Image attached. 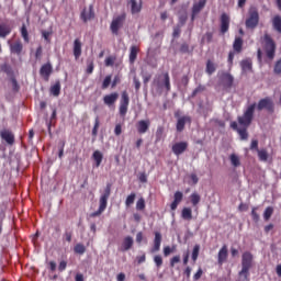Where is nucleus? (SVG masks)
<instances>
[{"instance_id": "obj_1", "label": "nucleus", "mask_w": 281, "mask_h": 281, "mask_svg": "<svg viewBox=\"0 0 281 281\" xmlns=\"http://www.w3.org/2000/svg\"><path fill=\"white\" fill-rule=\"evenodd\" d=\"M255 113H256V103H251L244 111L243 115L237 117L238 123L236 121H233L231 123V128H233V131H236V133H238L241 142H246V139H249V132H247V130L249 128V126H251V122H254ZM238 124L241 127H238Z\"/></svg>"}, {"instance_id": "obj_2", "label": "nucleus", "mask_w": 281, "mask_h": 281, "mask_svg": "<svg viewBox=\"0 0 281 281\" xmlns=\"http://www.w3.org/2000/svg\"><path fill=\"white\" fill-rule=\"evenodd\" d=\"M251 267H254V255L250 251H245L241 255V270L238 274L249 281V271Z\"/></svg>"}, {"instance_id": "obj_3", "label": "nucleus", "mask_w": 281, "mask_h": 281, "mask_svg": "<svg viewBox=\"0 0 281 281\" xmlns=\"http://www.w3.org/2000/svg\"><path fill=\"white\" fill-rule=\"evenodd\" d=\"M260 23V13L256 7H250L248 10V18L246 19L245 25L247 30H256Z\"/></svg>"}, {"instance_id": "obj_4", "label": "nucleus", "mask_w": 281, "mask_h": 281, "mask_svg": "<svg viewBox=\"0 0 281 281\" xmlns=\"http://www.w3.org/2000/svg\"><path fill=\"white\" fill-rule=\"evenodd\" d=\"M154 85L157 87L158 91H166V93H170L172 89L170 85V74L168 71L162 72L158 79H154Z\"/></svg>"}, {"instance_id": "obj_5", "label": "nucleus", "mask_w": 281, "mask_h": 281, "mask_svg": "<svg viewBox=\"0 0 281 281\" xmlns=\"http://www.w3.org/2000/svg\"><path fill=\"white\" fill-rule=\"evenodd\" d=\"M263 43H265V52H266L267 58H269V60H273V58H276V49H277L276 42L273 41L271 35L266 33L263 35Z\"/></svg>"}, {"instance_id": "obj_6", "label": "nucleus", "mask_w": 281, "mask_h": 281, "mask_svg": "<svg viewBox=\"0 0 281 281\" xmlns=\"http://www.w3.org/2000/svg\"><path fill=\"white\" fill-rule=\"evenodd\" d=\"M268 111V113H274L276 112V103H273V99L270 97H266L263 99H260L257 104V111Z\"/></svg>"}, {"instance_id": "obj_7", "label": "nucleus", "mask_w": 281, "mask_h": 281, "mask_svg": "<svg viewBox=\"0 0 281 281\" xmlns=\"http://www.w3.org/2000/svg\"><path fill=\"white\" fill-rule=\"evenodd\" d=\"M128 104H131V98L128 97V92L124 90L121 93V100L119 105V113L121 117H126V114L128 113Z\"/></svg>"}, {"instance_id": "obj_8", "label": "nucleus", "mask_w": 281, "mask_h": 281, "mask_svg": "<svg viewBox=\"0 0 281 281\" xmlns=\"http://www.w3.org/2000/svg\"><path fill=\"white\" fill-rule=\"evenodd\" d=\"M125 21H126V13H122L121 15H117L116 18H114L110 25V30L112 34H115V36H117V34H120L121 27L124 26Z\"/></svg>"}, {"instance_id": "obj_9", "label": "nucleus", "mask_w": 281, "mask_h": 281, "mask_svg": "<svg viewBox=\"0 0 281 281\" xmlns=\"http://www.w3.org/2000/svg\"><path fill=\"white\" fill-rule=\"evenodd\" d=\"M111 188H112V184L108 183L103 194L100 196V200H99V210H102L103 212L104 210H106V205L109 203V196H111Z\"/></svg>"}, {"instance_id": "obj_10", "label": "nucleus", "mask_w": 281, "mask_h": 281, "mask_svg": "<svg viewBox=\"0 0 281 281\" xmlns=\"http://www.w3.org/2000/svg\"><path fill=\"white\" fill-rule=\"evenodd\" d=\"M188 142H178L172 145L171 150L176 157H179L188 150Z\"/></svg>"}, {"instance_id": "obj_11", "label": "nucleus", "mask_w": 281, "mask_h": 281, "mask_svg": "<svg viewBox=\"0 0 281 281\" xmlns=\"http://www.w3.org/2000/svg\"><path fill=\"white\" fill-rule=\"evenodd\" d=\"M220 32L221 34H227L229 32L231 18L227 13H222L220 18Z\"/></svg>"}, {"instance_id": "obj_12", "label": "nucleus", "mask_w": 281, "mask_h": 281, "mask_svg": "<svg viewBox=\"0 0 281 281\" xmlns=\"http://www.w3.org/2000/svg\"><path fill=\"white\" fill-rule=\"evenodd\" d=\"M222 87L224 91H229L234 87V76L228 72L222 75Z\"/></svg>"}, {"instance_id": "obj_13", "label": "nucleus", "mask_w": 281, "mask_h": 281, "mask_svg": "<svg viewBox=\"0 0 281 281\" xmlns=\"http://www.w3.org/2000/svg\"><path fill=\"white\" fill-rule=\"evenodd\" d=\"M54 74V67L52 66V63H46L42 65L40 69V76L46 80V82L49 80V76Z\"/></svg>"}, {"instance_id": "obj_14", "label": "nucleus", "mask_w": 281, "mask_h": 281, "mask_svg": "<svg viewBox=\"0 0 281 281\" xmlns=\"http://www.w3.org/2000/svg\"><path fill=\"white\" fill-rule=\"evenodd\" d=\"M137 133L144 135L150 128V120H140L136 124Z\"/></svg>"}, {"instance_id": "obj_15", "label": "nucleus", "mask_w": 281, "mask_h": 281, "mask_svg": "<svg viewBox=\"0 0 281 281\" xmlns=\"http://www.w3.org/2000/svg\"><path fill=\"white\" fill-rule=\"evenodd\" d=\"M186 124H192V119L190 116H181L178 119L176 128L178 133H182V131L186 128Z\"/></svg>"}, {"instance_id": "obj_16", "label": "nucleus", "mask_w": 281, "mask_h": 281, "mask_svg": "<svg viewBox=\"0 0 281 281\" xmlns=\"http://www.w3.org/2000/svg\"><path fill=\"white\" fill-rule=\"evenodd\" d=\"M117 98H120V94L117 92L105 94L103 97V103L105 104V106H113V104L117 102Z\"/></svg>"}, {"instance_id": "obj_17", "label": "nucleus", "mask_w": 281, "mask_h": 281, "mask_svg": "<svg viewBox=\"0 0 281 281\" xmlns=\"http://www.w3.org/2000/svg\"><path fill=\"white\" fill-rule=\"evenodd\" d=\"M80 16L83 23H87V21H91V19H95V13L93 12L92 4L89 5L88 10L83 9Z\"/></svg>"}, {"instance_id": "obj_18", "label": "nucleus", "mask_w": 281, "mask_h": 281, "mask_svg": "<svg viewBox=\"0 0 281 281\" xmlns=\"http://www.w3.org/2000/svg\"><path fill=\"white\" fill-rule=\"evenodd\" d=\"M205 3H207L206 0H200L199 2L194 3L192 7V15H191V21H194L196 14L205 8Z\"/></svg>"}, {"instance_id": "obj_19", "label": "nucleus", "mask_w": 281, "mask_h": 281, "mask_svg": "<svg viewBox=\"0 0 281 281\" xmlns=\"http://www.w3.org/2000/svg\"><path fill=\"white\" fill-rule=\"evenodd\" d=\"M227 256H229V252L227 250V245H224L220 249L218 255H217L218 265H223V263L227 262Z\"/></svg>"}, {"instance_id": "obj_20", "label": "nucleus", "mask_w": 281, "mask_h": 281, "mask_svg": "<svg viewBox=\"0 0 281 281\" xmlns=\"http://www.w3.org/2000/svg\"><path fill=\"white\" fill-rule=\"evenodd\" d=\"M72 52L76 60L82 56V42H80V38L74 41Z\"/></svg>"}, {"instance_id": "obj_21", "label": "nucleus", "mask_w": 281, "mask_h": 281, "mask_svg": "<svg viewBox=\"0 0 281 281\" xmlns=\"http://www.w3.org/2000/svg\"><path fill=\"white\" fill-rule=\"evenodd\" d=\"M12 34V25L8 23H0V38H5Z\"/></svg>"}, {"instance_id": "obj_22", "label": "nucleus", "mask_w": 281, "mask_h": 281, "mask_svg": "<svg viewBox=\"0 0 281 281\" xmlns=\"http://www.w3.org/2000/svg\"><path fill=\"white\" fill-rule=\"evenodd\" d=\"M161 249V233L156 232L155 233V238H154V246L150 250L151 254H157Z\"/></svg>"}, {"instance_id": "obj_23", "label": "nucleus", "mask_w": 281, "mask_h": 281, "mask_svg": "<svg viewBox=\"0 0 281 281\" xmlns=\"http://www.w3.org/2000/svg\"><path fill=\"white\" fill-rule=\"evenodd\" d=\"M0 136L10 146H12V144H14V134H12V132H10L8 130H3V131L0 132Z\"/></svg>"}, {"instance_id": "obj_24", "label": "nucleus", "mask_w": 281, "mask_h": 281, "mask_svg": "<svg viewBox=\"0 0 281 281\" xmlns=\"http://www.w3.org/2000/svg\"><path fill=\"white\" fill-rule=\"evenodd\" d=\"M183 201V193L181 191H177L173 194V202L170 204V207L172 211L177 210L179 207V203Z\"/></svg>"}, {"instance_id": "obj_25", "label": "nucleus", "mask_w": 281, "mask_h": 281, "mask_svg": "<svg viewBox=\"0 0 281 281\" xmlns=\"http://www.w3.org/2000/svg\"><path fill=\"white\" fill-rule=\"evenodd\" d=\"M11 54H16L18 56H21V52H23V43L15 42L10 45Z\"/></svg>"}, {"instance_id": "obj_26", "label": "nucleus", "mask_w": 281, "mask_h": 281, "mask_svg": "<svg viewBox=\"0 0 281 281\" xmlns=\"http://www.w3.org/2000/svg\"><path fill=\"white\" fill-rule=\"evenodd\" d=\"M92 159L95 161L97 168H100L102 165V159H104V156L102 155V151L94 150L92 154Z\"/></svg>"}, {"instance_id": "obj_27", "label": "nucleus", "mask_w": 281, "mask_h": 281, "mask_svg": "<svg viewBox=\"0 0 281 281\" xmlns=\"http://www.w3.org/2000/svg\"><path fill=\"white\" fill-rule=\"evenodd\" d=\"M233 49L236 54H240V52H243V37H235Z\"/></svg>"}, {"instance_id": "obj_28", "label": "nucleus", "mask_w": 281, "mask_h": 281, "mask_svg": "<svg viewBox=\"0 0 281 281\" xmlns=\"http://www.w3.org/2000/svg\"><path fill=\"white\" fill-rule=\"evenodd\" d=\"M132 14H139L142 12V3H137V0H130Z\"/></svg>"}, {"instance_id": "obj_29", "label": "nucleus", "mask_w": 281, "mask_h": 281, "mask_svg": "<svg viewBox=\"0 0 281 281\" xmlns=\"http://www.w3.org/2000/svg\"><path fill=\"white\" fill-rule=\"evenodd\" d=\"M259 161L267 162L269 161V151L267 148H261L257 151Z\"/></svg>"}, {"instance_id": "obj_30", "label": "nucleus", "mask_w": 281, "mask_h": 281, "mask_svg": "<svg viewBox=\"0 0 281 281\" xmlns=\"http://www.w3.org/2000/svg\"><path fill=\"white\" fill-rule=\"evenodd\" d=\"M137 54H139V47L131 46L130 48V63L133 65L137 60Z\"/></svg>"}, {"instance_id": "obj_31", "label": "nucleus", "mask_w": 281, "mask_h": 281, "mask_svg": "<svg viewBox=\"0 0 281 281\" xmlns=\"http://www.w3.org/2000/svg\"><path fill=\"white\" fill-rule=\"evenodd\" d=\"M240 67L244 74H247V71H251L252 69V63L251 59H244L240 61Z\"/></svg>"}, {"instance_id": "obj_32", "label": "nucleus", "mask_w": 281, "mask_h": 281, "mask_svg": "<svg viewBox=\"0 0 281 281\" xmlns=\"http://www.w3.org/2000/svg\"><path fill=\"white\" fill-rule=\"evenodd\" d=\"M122 251H128L133 247V237L127 236L124 238L123 244H122Z\"/></svg>"}, {"instance_id": "obj_33", "label": "nucleus", "mask_w": 281, "mask_h": 281, "mask_svg": "<svg viewBox=\"0 0 281 281\" xmlns=\"http://www.w3.org/2000/svg\"><path fill=\"white\" fill-rule=\"evenodd\" d=\"M50 95H54L55 98H58L60 95V81H56L55 85L50 87Z\"/></svg>"}, {"instance_id": "obj_34", "label": "nucleus", "mask_w": 281, "mask_h": 281, "mask_svg": "<svg viewBox=\"0 0 281 281\" xmlns=\"http://www.w3.org/2000/svg\"><path fill=\"white\" fill-rule=\"evenodd\" d=\"M181 216L184 221H192V209L183 207L181 212Z\"/></svg>"}, {"instance_id": "obj_35", "label": "nucleus", "mask_w": 281, "mask_h": 281, "mask_svg": "<svg viewBox=\"0 0 281 281\" xmlns=\"http://www.w3.org/2000/svg\"><path fill=\"white\" fill-rule=\"evenodd\" d=\"M272 25H273V29L279 32V34H281V16L280 15H276L273 19H272Z\"/></svg>"}, {"instance_id": "obj_36", "label": "nucleus", "mask_w": 281, "mask_h": 281, "mask_svg": "<svg viewBox=\"0 0 281 281\" xmlns=\"http://www.w3.org/2000/svg\"><path fill=\"white\" fill-rule=\"evenodd\" d=\"M190 201H191V204L193 205V207H196V205H199V203H201V195L196 192H193L190 195Z\"/></svg>"}, {"instance_id": "obj_37", "label": "nucleus", "mask_w": 281, "mask_h": 281, "mask_svg": "<svg viewBox=\"0 0 281 281\" xmlns=\"http://www.w3.org/2000/svg\"><path fill=\"white\" fill-rule=\"evenodd\" d=\"M200 251H201V245L195 244L193 247V250H192V255H191L193 262H196V260H199Z\"/></svg>"}, {"instance_id": "obj_38", "label": "nucleus", "mask_w": 281, "mask_h": 281, "mask_svg": "<svg viewBox=\"0 0 281 281\" xmlns=\"http://www.w3.org/2000/svg\"><path fill=\"white\" fill-rule=\"evenodd\" d=\"M21 36L25 43H30V33H27V26L25 24L21 27Z\"/></svg>"}, {"instance_id": "obj_39", "label": "nucleus", "mask_w": 281, "mask_h": 281, "mask_svg": "<svg viewBox=\"0 0 281 281\" xmlns=\"http://www.w3.org/2000/svg\"><path fill=\"white\" fill-rule=\"evenodd\" d=\"M164 139V126H158L156 131V144H159V142Z\"/></svg>"}, {"instance_id": "obj_40", "label": "nucleus", "mask_w": 281, "mask_h": 281, "mask_svg": "<svg viewBox=\"0 0 281 281\" xmlns=\"http://www.w3.org/2000/svg\"><path fill=\"white\" fill-rule=\"evenodd\" d=\"M214 71H216V66L214 65V63H212V60H207L206 74H209V76H212V74H214Z\"/></svg>"}, {"instance_id": "obj_41", "label": "nucleus", "mask_w": 281, "mask_h": 281, "mask_svg": "<svg viewBox=\"0 0 281 281\" xmlns=\"http://www.w3.org/2000/svg\"><path fill=\"white\" fill-rule=\"evenodd\" d=\"M229 159H231V164H232V166H234V168H238V166H240V158H238V156L236 154H232Z\"/></svg>"}, {"instance_id": "obj_42", "label": "nucleus", "mask_w": 281, "mask_h": 281, "mask_svg": "<svg viewBox=\"0 0 281 281\" xmlns=\"http://www.w3.org/2000/svg\"><path fill=\"white\" fill-rule=\"evenodd\" d=\"M250 215L254 223H258L260 221V214H258V206L252 207Z\"/></svg>"}, {"instance_id": "obj_43", "label": "nucleus", "mask_w": 281, "mask_h": 281, "mask_svg": "<svg viewBox=\"0 0 281 281\" xmlns=\"http://www.w3.org/2000/svg\"><path fill=\"white\" fill-rule=\"evenodd\" d=\"M136 210H138V212L146 210V200H144V198L137 200Z\"/></svg>"}, {"instance_id": "obj_44", "label": "nucleus", "mask_w": 281, "mask_h": 281, "mask_svg": "<svg viewBox=\"0 0 281 281\" xmlns=\"http://www.w3.org/2000/svg\"><path fill=\"white\" fill-rule=\"evenodd\" d=\"M136 196H137V194H135V193H131L130 195H127V198L125 200L126 207H131V205H133V203H135Z\"/></svg>"}, {"instance_id": "obj_45", "label": "nucleus", "mask_w": 281, "mask_h": 281, "mask_svg": "<svg viewBox=\"0 0 281 281\" xmlns=\"http://www.w3.org/2000/svg\"><path fill=\"white\" fill-rule=\"evenodd\" d=\"M11 85H12V91H14V93H19L21 86H19V81H16L15 77H11Z\"/></svg>"}, {"instance_id": "obj_46", "label": "nucleus", "mask_w": 281, "mask_h": 281, "mask_svg": "<svg viewBox=\"0 0 281 281\" xmlns=\"http://www.w3.org/2000/svg\"><path fill=\"white\" fill-rule=\"evenodd\" d=\"M203 91H205V86L203 85H199L191 93V98H196V95H199V93H203Z\"/></svg>"}, {"instance_id": "obj_47", "label": "nucleus", "mask_w": 281, "mask_h": 281, "mask_svg": "<svg viewBox=\"0 0 281 281\" xmlns=\"http://www.w3.org/2000/svg\"><path fill=\"white\" fill-rule=\"evenodd\" d=\"M273 216V206H268L263 212V218L265 221H269Z\"/></svg>"}, {"instance_id": "obj_48", "label": "nucleus", "mask_w": 281, "mask_h": 281, "mask_svg": "<svg viewBox=\"0 0 281 281\" xmlns=\"http://www.w3.org/2000/svg\"><path fill=\"white\" fill-rule=\"evenodd\" d=\"M74 251H75V254H79L80 256H82V254H85V251H87V248L82 244H77L74 248Z\"/></svg>"}, {"instance_id": "obj_49", "label": "nucleus", "mask_w": 281, "mask_h": 281, "mask_svg": "<svg viewBox=\"0 0 281 281\" xmlns=\"http://www.w3.org/2000/svg\"><path fill=\"white\" fill-rule=\"evenodd\" d=\"M95 68V65L93 64V59H88L87 60V69L86 72L91 75L93 74V69Z\"/></svg>"}, {"instance_id": "obj_50", "label": "nucleus", "mask_w": 281, "mask_h": 281, "mask_svg": "<svg viewBox=\"0 0 281 281\" xmlns=\"http://www.w3.org/2000/svg\"><path fill=\"white\" fill-rule=\"evenodd\" d=\"M98 128H100V117L99 116H97L94 120V126L92 128L93 137H98Z\"/></svg>"}, {"instance_id": "obj_51", "label": "nucleus", "mask_w": 281, "mask_h": 281, "mask_svg": "<svg viewBox=\"0 0 281 281\" xmlns=\"http://www.w3.org/2000/svg\"><path fill=\"white\" fill-rule=\"evenodd\" d=\"M42 36L46 41V43H52V31H42Z\"/></svg>"}, {"instance_id": "obj_52", "label": "nucleus", "mask_w": 281, "mask_h": 281, "mask_svg": "<svg viewBox=\"0 0 281 281\" xmlns=\"http://www.w3.org/2000/svg\"><path fill=\"white\" fill-rule=\"evenodd\" d=\"M111 86V75H108L101 86V89H109V87Z\"/></svg>"}, {"instance_id": "obj_53", "label": "nucleus", "mask_w": 281, "mask_h": 281, "mask_svg": "<svg viewBox=\"0 0 281 281\" xmlns=\"http://www.w3.org/2000/svg\"><path fill=\"white\" fill-rule=\"evenodd\" d=\"M1 71H3V74H7L8 76H10V74H12V66L8 65V64H3L0 67Z\"/></svg>"}, {"instance_id": "obj_54", "label": "nucleus", "mask_w": 281, "mask_h": 281, "mask_svg": "<svg viewBox=\"0 0 281 281\" xmlns=\"http://www.w3.org/2000/svg\"><path fill=\"white\" fill-rule=\"evenodd\" d=\"M213 38H214V33L213 32H206L204 34V36L202 37V43H203V41H206V43H212Z\"/></svg>"}, {"instance_id": "obj_55", "label": "nucleus", "mask_w": 281, "mask_h": 281, "mask_svg": "<svg viewBox=\"0 0 281 281\" xmlns=\"http://www.w3.org/2000/svg\"><path fill=\"white\" fill-rule=\"evenodd\" d=\"M105 67H113L115 65V57L109 56L104 60Z\"/></svg>"}, {"instance_id": "obj_56", "label": "nucleus", "mask_w": 281, "mask_h": 281, "mask_svg": "<svg viewBox=\"0 0 281 281\" xmlns=\"http://www.w3.org/2000/svg\"><path fill=\"white\" fill-rule=\"evenodd\" d=\"M154 262H155L156 267L159 269L161 267V265H164V258H161L160 255H156L154 257Z\"/></svg>"}, {"instance_id": "obj_57", "label": "nucleus", "mask_w": 281, "mask_h": 281, "mask_svg": "<svg viewBox=\"0 0 281 281\" xmlns=\"http://www.w3.org/2000/svg\"><path fill=\"white\" fill-rule=\"evenodd\" d=\"M273 72L277 74V76L281 75V58L276 61Z\"/></svg>"}, {"instance_id": "obj_58", "label": "nucleus", "mask_w": 281, "mask_h": 281, "mask_svg": "<svg viewBox=\"0 0 281 281\" xmlns=\"http://www.w3.org/2000/svg\"><path fill=\"white\" fill-rule=\"evenodd\" d=\"M43 58V46H38L35 50V59L41 60Z\"/></svg>"}, {"instance_id": "obj_59", "label": "nucleus", "mask_w": 281, "mask_h": 281, "mask_svg": "<svg viewBox=\"0 0 281 281\" xmlns=\"http://www.w3.org/2000/svg\"><path fill=\"white\" fill-rule=\"evenodd\" d=\"M74 236V232L71 231H65L64 238L67 243H71V238Z\"/></svg>"}, {"instance_id": "obj_60", "label": "nucleus", "mask_w": 281, "mask_h": 281, "mask_svg": "<svg viewBox=\"0 0 281 281\" xmlns=\"http://www.w3.org/2000/svg\"><path fill=\"white\" fill-rule=\"evenodd\" d=\"M175 252V247L171 248L170 246H166L164 247V256L166 258H168V256H170V254H173Z\"/></svg>"}, {"instance_id": "obj_61", "label": "nucleus", "mask_w": 281, "mask_h": 281, "mask_svg": "<svg viewBox=\"0 0 281 281\" xmlns=\"http://www.w3.org/2000/svg\"><path fill=\"white\" fill-rule=\"evenodd\" d=\"M179 262H181V256H175V257H172L171 259H170V267L171 268H173L175 267V265H177V263H179Z\"/></svg>"}, {"instance_id": "obj_62", "label": "nucleus", "mask_w": 281, "mask_h": 281, "mask_svg": "<svg viewBox=\"0 0 281 281\" xmlns=\"http://www.w3.org/2000/svg\"><path fill=\"white\" fill-rule=\"evenodd\" d=\"M172 36L173 38H179V36H181V25H178L173 29Z\"/></svg>"}, {"instance_id": "obj_63", "label": "nucleus", "mask_w": 281, "mask_h": 281, "mask_svg": "<svg viewBox=\"0 0 281 281\" xmlns=\"http://www.w3.org/2000/svg\"><path fill=\"white\" fill-rule=\"evenodd\" d=\"M202 276H203V269L199 268L198 271L193 276V280L194 281L201 280Z\"/></svg>"}, {"instance_id": "obj_64", "label": "nucleus", "mask_w": 281, "mask_h": 281, "mask_svg": "<svg viewBox=\"0 0 281 281\" xmlns=\"http://www.w3.org/2000/svg\"><path fill=\"white\" fill-rule=\"evenodd\" d=\"M250 150H256L257 153L260 150L258 148V139H252L250 144Z\"/></svg>"}]
</instances>
